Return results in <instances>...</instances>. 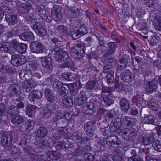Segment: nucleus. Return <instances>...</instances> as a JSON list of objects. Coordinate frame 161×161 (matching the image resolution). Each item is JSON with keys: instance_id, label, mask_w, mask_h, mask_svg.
I'll return each instance as SVG.
<instances>
[{"instance_id": "nucleus-47", "label": "nucleus", "mask_w": 161, "mask_h": 161, "mask_svg": "<svg viewBox=\"0 0 161 161\" xmlns=\"http://www.w3.org/2000/svg\"><path fill=\"white\" fill-rule=\"evenodd\" d=\"M106 79L107 84L109 86L111 85L115 82L114 76V73L111 72V74H107Z\"/></svg>"}, {"instance_id": "nucleus-26", "label": "nucleus", "mask_w": 161, "mask_h": 161, "mask_svg": "<svg viewBox=\"0 0 161 161\" xmlns=\"http://www.w3.org/2000/svg\"><path fill=\"white\" fill-rule=\"evenodd\" d=\"M14 45L15 47L16 50L20 54H23L26 51L27 45L25 43H18L17 42H15Z\"/></svg>"}, {"instance_id": "nucleus-28", "label": "nucleus", "mask_w": 161, "mask_h": 161, "mask_svg": "<svg viewBox=\"0 0 161 161\" xmlns=\"http://www.w3.org/2000/svg\"><path fill=\"white\" fill-rule=\"evenodd\" d=\"M61 76L67 81H73L77 78V75L74 73L67 72L62 74Z\"/></svg>"}, {"instance_id": "nucleus-15", "label": "nucleus", "mask_w": 161, "mask_h": 161, "mask_svg": "<svg viewBox=\"0 0 161 161\" xmlns=\"http://www.w3.org/2000/svg\"><path fill=\"white\" fill-rule=\"evenodd\" d=\"M51 58L50 57H43L41 58V63L43 66L49 70H51L53 67Z\"/></svg>"}, {"instance_id": "nucleus-56", "label": "nucleus", "mask_w": 161, "mask_h": 161, "mask_svg": "<svg viewBox=\"0 0 161 161\" xmlns=\"http://www.w3.org/2000/svg\"><path fill=\"white\" fill-rule=\"evenodd\" d=\"M113 66H112L111 64H106L103 67V73H107V74H111V73H114V71L113 70Z\"/></svg>"}, {"instance_id": "nucleus-40", "label": "nucleus", "mask_w": 161, "mask_h": 161, "mask_svg": "<svg viewBox=\"0 0 161 161\" xmlns=\"http://www.w3.org/2000/svg\"><path fill=\"white\" fill-rule=\"evenodd\" d=\"M46 108L52 114H54L56 112H58V106L56 103L47 104Z\"/></svg>"}, {"instance_id": "nucleus-49", "label": "nucleus", "mask_w": 161, "mask_h": 161, "mask_svg": "<svg viewBox=\"0 0 161 161\" xmlns=\"http://www.w3.org/2000/svg\"><path fill=\"white\" fill-rule=\"evenodd\" d=\"M53 88L54 90H58L63 86L62 83L58 79H55L51 83Z\"/></svg>"}, {"instance_id": "nucleus-25", "label": "nucleus", "mask_w": 161, "mask_h": 161, "mask_svg": "<svg viewBox=\"0 0 161 161\" xmlns=\"http://www.w3.org/2000/svg\"><path fill=\"white\" fill-rule=\"evenodd\" d=\"M11 121L13 124L16 125H19L24 121V119L19 114H17L11 117Z\"/></svg>"}, {"instance_id": "nucleus-9", "label": "nucleus", "mask_w": 161, "mask_h": 161, "mask_svg": "<svg viewBox=\"0 0 161 161\" xmlns=\"http://www.w3.org/2000/svg\"><path fill=\"white\" fill-rule=\"evenodd\" d=\"M107 45L108 49L107 52L103 56L105 58H108L114 54L118 47L116 42H110L107 44Z\"/></svg>"}, {"instance_id": "nucleus-27", "label": "nucleus", "mask_w": 161, "mask_h": 161, "mask_svg": "<svg viewBox=\"0 0 161 161\" xmlns=\"http://www.w3.org/2000/svg\"><path fill=\"white\" fill-rule=\"evenodd\" d=\"M44 92L45 98L47 101L50 103H53L55 100V98L53 95L52 90L46 88Z\"/></svg>"}, {"instance_id": "nucleus-24", "label": "nucleus", "mask_w": 161, "mask_h": 161, "mask_svg": "<svg viewBox=\"0 0 161 161\" xmlns=\"http://www.w3.org/2000/svg\"><path fill=\"white\" fill-rule=\"evenodd\" d=\"M55 60L57 62H62L68 59V56L66 51L64 50L54 56Z\"/></svg>"}, {"instance_id": "nucleus-32", "label": "nucleus", "mask_w": 161, "mask_h": 161, "mask_svg": "<svg viewBox=\"0 0 161 161\" xmlns=\"http://www.w3.org/2000/svg\"><path fill=\"white\" fill-rule=\"evenodd\" d=\"M50 145L49 143L45 139H41L35 144L36 147L42 149L46 148Z\"/></svg>"}, {"instance_id": "nucleus-2", "label": "nucleus", "mask_w": 161, "mask_h": 161, "mask_svg": "<svg viewBox=\"0 0 161 161\" xmlns=\"http://www.w3.org/2000/svg\"><path fill=\"white\" fill-rule=\"evenodd\" d=\"M33 30L38 36L41 37L44 36L46 34L43 23L41 21H36L33 25Z\"/></svg>"}, {"instance_id": "nucleus-48", "label": "nucleus", "mask_w": 161, "mask_h": 161, "mask_svg": "<svg viewBox=\"0 0 161 161\" xmlns=\"http://www.w3.org/2000/svg\"><path fill=\"white\" fill-rule=\"evenodd\" d=\"M152 146L156 151L161 152V144L159 140H154L152 143Z\"/></svg>"}, {"instance_id": "nucleus-58", "label": "nucleus", "mask_w": 161, "mask_h": 161, "mask_svg": "<svg viewBox=\"0 0 161 161\" xmlns=\"http://www.w3.org/2000/svg\"><path fill=\"white\" fill-rule=\"evenodd\" d=\"M78 30L81 36L86 34L87 32V28L85 24L81 25Z\"/></svg>"}, {"instance_id": "nucleus-50", "label": "nucleus", "mask_w": 161, "mask_h": 161, "mask_svg": "<svg viewBox=\"0 0 161 161\" xmlns=\"http://www.w3.org/2000/svg\"><path fill=\"white\" fill-rule=\"evenodd\" d=\"M102 46L99 45L97 46V47L95 50V59L98 60L99 55L104 53L105 52V50H103L102 48Z\"/></svg>"}, {"instance_id": "nucleus-6", "label": "nucleus", "mask_w": 161, "mask_h": 161, "mask_svg": "<svg viewBox=\"0 0 161 161\" xmlns=\"http://www.w3.org/2000/svg\"><path fill=\"white\" fill-rule=\"evenodd\" d=\"M12 137L9 135L4 134L1 136L0 140L1 145L5 148H8V149H12Z\"/></svg>"}, {"instance_id": "nucleus-41", "label": "nucleus", "mask_w": 161, "mask_h": 161, "mask_svg": "<svg viewBox=\"0 0 161 161\" xmlns=\"http://www.w3.org/2000/svg\"><path fill=\"white\" fill-rule=\"evenodd\" d=\"M18 86V85L16 84H12L10 85L8 88V91L11 97L19 92L17 89Z\"/></svg>"}, {"instance_id": "nucleus-63", "label": "nucleus", "mask_w": 161, "mask_h": 161, "mask_svg": "<svg viewBox=\"0 0 161 161\" xmlns=\"http://www.w3.org/2000/svg\"><path fill=\"white\" fill-rule=\"evenodd\" d=\"M121 136L123 139L127 141H131L128 131H124L122 132Z\"/></svg>"}, {"instance_id": "nucleus-60", "label": "nucleus", "mask_w": 161, "mask_h": 161, "mask_svg": "<svg viewBox=\"0 0 161 161\" xmlns=\"http://www.w3.org/2000/svg\"><path fill=\"white\" fill-rule=\"evenodd\" d=\"M44 76L45 80L48 83H52L55 79L53 78V76L49 72L45 73Z\"/></svg>"}, {"instance_id": "nucleus-17", "label": "nucleus", "mask_w": 161, "mask_h": 161, "mask_svg": "<svg viewBox=\"0 0 161 161\" xmlns=\"http://www.w3.org/2000/svg\"><path fill=\"white\" fill-rule=\"evenodd\" d=\"M5 18L9 25H13L17 22V17L14 13H6Z\"/></svg>"}, {"instance_id": "nucleus-8", "label": "nucleus", "mask_w": 161, "mask_h": 161, "mask_svg": "<svg viewBox=\"0 0 161 161\" xmlns=\"http://www.w3.org/2000/svg\"><path fill=\"white\" fill-rule=\"evenodd\" d=\"M121 119L119 117L114 119L109 126L111 131L118 133L121 127Z\"/></svg>"}, {"instance_id": "nucleus-35", "label": "nucleus", "mask_w": 161, "mask_h": 161, "mask_svg": "<svg viewBox=\"0 0 161 161\" xmlns=\"http://www.w3.org/2000/svg\"><path fill=\"white\" fill-rule=\"evenodd\" d=\"M64 118H65L66 119H69V118H68L66 116L64 115V113L63 111L59 110L56 114L55 117L53 120V122L56 123Z\"/></svg>"}, {"instance_id": "nucleus-62", "label": "nucleus", "mask_w": 161, "mask_h": 161, "mask_svg": "<svg viewBox=\"0 0 161 161\" xmlns=\"http://www.w3.org/2000/svg\"><path fill=\"white\" fill-rule=\"evenodd\" d=\"M61 10L60 6L58 5H55L51 9V14H60Z\"/></svg>"}, {"instance_id": "nucleus-16", "label": "nucleus", "mask_w": 161, "mask_h": 161, "mask_svg": "<svg viewBox=\"0 0 161 161\" xmlns=\"http://www.w3.org/2000/svg\"><path fill=\"white\" fill-rule=\"evenodd\" d=\"M143 119L142 121L145 123L151 124L154 125H157L158 123V119L153 115L146 116Z\"/></svg>"}, {"instance_id": "nucleus-13", "label": "nucleus", "mask_w": 161, "mask_h": 161, "mask_svg": "<svg viewBox=\"0 0 161 161\" xmlns=\"http://www.w3.org/2000/svg\"><path fill=\"white\" fill-rule=\"evenodd\" d=\"M122 80L126 82L131 81L134 79V76L130 71L126 69L123 71L121 74Z\"/></svg>"}, {"instance_id": "nucleus-61", "label": "nucleus", "mask_w": 161, "mask_h": 161, "mask_svg": "<svg viewBox=\"0 0 161 161\" xmlns=\"http://www.w3.org/2000/svg\"><path fill=\"white\" fill-rule=\"evenodd\" d=\"M129 127L134 126L136 123L137 120L135 118L127 116Z\"/></svg>"}, {"instance_id": "nucleus-45", "label": "nucleus", "mask_w": 161, "mask_h": 161, "mask_svg": "<svg viewBox=\"0 0 161 161\" xmlns=\"http://www.w3.org/2000/svg\"><path fill=\"white\" fill-rule=\"evenodd\" d=\"M88 73L90 75H93L95 76V79H97L96 76L97 74L99 71V69L97 68H96L93 66L92 64H90L89 67L88 68Z\"/></svg>"}, {"instance_id": "nucleus-14", "label": "nucleus", "mask_w": 161, "mask_h": 161, "mask_svg": "<svg viewBox=\"0 0 161 161\" xmlns=\"http://www.w3.org/2000/svg\"><path fill=\"white\" fill-rule=\"evenodd\" d=\"M84 131L89 136L92 137L95 134V127L92 123L89 122L84 125Z\"/></svg>"}, {"instance_id": "nucleus-22", "label": "nucleus", "mask_w": 161, "mask_h": 161, "mask_svg": "<svg viewBox=\"0 0 161 161\" xmlns=\"http://www.w3.org/2000/svg\"><path fill=\"white\" fill-rule=\"evenodd\" d=\"M130 101L125 98H121L120 101V108L122 111L125 113H127L130 108Z\"/></svg>"}, {"instance_id": "nucleus-44", "label": "nucleus", "mask_w": 161, "mask_h": 161, "mask_svg": "<svg viewBox=\"0 0 161 161\" xmlns=\"http://www.w3.org/2000/svg\"><path fill=\"white\" fill-rule=\"evenodd\" d=\"M73 47H76L77 49L81 51L83 50L84 53H86V48L85 47V44L84 42L80 40H78Z\"/></svg>"}, {"instance_id": "nucleus-52", "label": "nucleus", "mask_w": 161, "mask_h": 161, "mask_svg": "<svg viewBox=\"0 0 161 161\" xmlns=\"http://www.w3.org/2000/svg\"><path fill=\"white\" fill-rule=\"evenodd\" d=\"M55 147L56 149L59 150L62 148H69V146L66 142L60 141L57 143Z\"/></svg>"}, {"instance_id": "nucleus-33", "label": "nucleus", "mask_w": 161, "mask_h": 161, "mask_svg": "<svg viewBox=\"0 0 161 161\" xmlns=\"http://www.w3.org/2000/svg\"><path fill=\"white\" fill-rule=\"evenodd\" d=\"M99 86V85L98 82L92 80L89 81L87 83L86 87L87 89L96 90L98 88Z\"/></svg>"}, {"instance_id": "nucleus-21", "label": "nucleus", "mask_w": 161, "mask_h": 161, "mask_svg": "<svg viewBox=\"0 0 161 161\" xmlns=\"http://www.w3.org/2000/svg\"><path fill=\"white\" fill-rule=\"evenodd\" d=\"M31 6L30 3H23L18 7V12L20 14H26L29 11Z\"/></svg>"}, {"instance_id": "nucleus-12", "label": "nucleus", "mask_w": 161, "mask_h": 161, "mask_svg": "<svg viewBox=\"0 0 161 161\" xmlns=\"http://www.w3.org/2000/svg\"><path fill=\"white\" fill-rule=\"evenodd\" d=\"M42 96V92L38 90H33L29 95V99L31 102L35 101V99L41 98Z\"/></svg>"}, {"instance_id": "nucleus-57", "label": "nucleus", "mask_w": 161, "mask_h": 161, "mask_svg": "<svg viewBox=\"0 0 161 161\" xmlns=\"http://www.w3.org/2000/svg\"><path fill=\"white\" fill-rule=\"evenodd\" d=\"M21 92H19L17 94L11 97L12 100L13 101L22 102L24 100V97L20 95Z\"/></svg>"}, {"instance_id": "nucleus-34", "label": "nucleus", "mask_w": 161, "mask_h": 161, "mask_svg": "<svg viewBox=\"0 0 161 161\" xmlns=\"http://www.w3.org/2000/svg\"><path fill=\"white\" fill-rule=\"evenodd\" d=\"M80 14L79 10L76 8L73 7L69 9L68 16L70 18H77Z\"/></svg>"}, {"instance_id": "nucleus-19", "label": "nucleus", "mask_w": 161, "mask_h": 161, "mask_svg": "<svg viewBox=\"0 0 161 161\" xmlns=\"http://www.w3.org/2000/svg\"><path fill=\"white\" fill-rule=\"evenodd\" d=\"M100 100L104 103L105 105L109 106L114 103V101L111 98V96L108 94H101Z\"/></svg>"}, {"instance_id": "nucleus-11", "label": "nucleus", "mask_w": 161, "mask_h": 161, "mask_svg": "<svg viewBox=\"0 0 161 161\" xmlns=\"http://www.w3.org/2000/svg\"><path fill=\"white\" fill-rule=\"evenodd\" d=\"M83 50L80 51L77 49L76 47H72L70 50V54L72 57L75 59H79L84 56Z\"/></svg>"}, {"instance_id": "nucleus-20", "label": "nucleus", "mask_w": 161, "mask_h": 161, "mask_svg": "<svg viewBox=\"0 0 161 161\" xmlns=\"http://www.w3.org/2000/svg\"><path fill=\"white\" fill-rule=\"evenodd\" d=\"M33 75L31 71L27 70H21L19 73L20 78L24 81H30L32 79Z\"/></svg>"}, {"instance_id": "nucleus-59", "label": "nucleus", "mask_w": 161, "mask_h": 161, "mask_svg": "<svg viewBox=\"0 0 161 161\" xmlns=\"http://www.w3.org/2000/svg\"><path fill=\"white\" fill-rule=\"evenodd\" d=\"M58 92L61 97H64L67 94L68 91L65 87L62 86L58 90Z\"/></svg>"}, {"instance_id": "nucleus-5", "label": "nucleus", "mask_w": 161, "mask_h": 161, "mask_svg": "<svg viewBox=\"0 0 161 161\" xmlns=\"http://www.w3.org/2000/svg\"><path fill=\"white\" fill-rule=\"evenodd\" d=\"M158 87V81L155 79L146 82L144 85L145 91L148 93H152L155 91Z\"/></svg>"}, {"instance_id": "nucleus-4", "label": "nucleus", "mask_w": 161, "mask_h": 161, "mask_svg": "<svg viewBox=\"0 0 161 161\" xmlns=\"http://www.w3.org/2000/svg\"><path fill=\"white\" fill-rule=\"evenodd\" d=\"M11 58V63L14 66H18L24 64L26 61V58L24 56L18 54L12 55Z\"/></svg>"}, {"instance_id": "nucleus-39", "label": "nucleus", "mask_w": 161, "mask_h": 161, "mask_svg": "<svg viewBox=\"0 0 161 161\" xmlns=\"http://www.w3.org/2000/svg\"><path fill=\"white\" fill-rule=\"evenodd\" d=\"M37 108V107L34 105H28L26 108V114L29 117H31L33 114L36 111Z\"/></svg>"}, {"instance_id": "nucleus-42", "label": "nucleus", "mask_w": 161, "mask_h": 161, "mask_svg": "<svg viewBox=\"0 0 161 161\" xmlns=\"http://www.w3.org/2000/svg\"><path fill=\"white\" fill-rule=\"evenodd\" d=\"M148 105L149 108L154 111H157L160 107V104L157 101H150Z\"/></svg>"}, {"instance_id": "nucleus-37", "label": "nucleus", "mask_w": 161, "mask_h": 161, "mask_svg": "<svg viewBox=\"0 0 161 161\" xmlns=\"http://www.w3.org/2000/svg\"><path fill=\"white\" fill-rule=\"evenodd\" d=\"M71 96H67L62 100L63 106L65 107H69L73 104V102Z\"/></svg>"}, {"instance_id": "nucleus-31", "label": "nucleus", "mask_w": 161, "mask_h": 161, "mask_svg": "<svg viewBox=\"0 0 161 161\" xmlns=\"http://www.w3.org/2000/svg\"><path fill=\"white\" fill-rule=\"evenodd\" d=\"M155 133H153L148 137H143L142 141L143 144L145 146H147L152 143L155 140Z\"/></svg>"}, {"instance_id": "nucleus-64", "label": "nucleus", "mask_w": 161, "mask_h": 161, "mask_svg": "<svg viewBox=\"0 0 161 161\" xmlns=\"http://www.w3.org/2000/svg\"><path fill=\"white\" fill-rule=\"evenodd\" d=\"M43 6H38L36 9V12L41 17H42L45 13V10L44 9Z\"/></svg>"}, {"instance_id": "nucleus-55", "label": "nucleus", "mask_w": 161, "mask_h": 161, "mask_svg": "<svg viewBox=\"0 0 161 161\" xmlns=\"http://www.w3.org/2000/svg\"><path fill=\"white\" fill-rule=\"evenodd\" d=\"M160 41V38L157 35L152 36L150 40V45L153 46L158 44Z\"/></svg>"}, {"instance_id": "nucleus-29", "label": "nucleus", "mask_w": 161, "mask_h": 161, "mask_svg": "<svg viewBox=\"0 0 161 161\" xmlns=\"http://www.w3.org/2000/svg\"><path fill=\"white\" fill-rule=\"evenodd\" d=\"M11 45L9 42H5L2 44L0 43V52L10 53L12 52Z\"/></svg>"}, {"instance_id": "nucleus-54", "label": "nucleus", "mask_w": 161, "mask_h": 161, "mask_svg": "<svg viewBox=\"0 0 161 161\" xmlns=\"http://www.w3.org/2000/svg\"><path fill=\"white\" fill-rule=\"evenodd\" d=\"M95 159L94 156L89 153L86 154L84 156V159H80L79 161H93Z\"/></svg>"}, {"instance_id": "nucleus-46", "label": "nucleus", "mask_w": 161, "mask_h": 161, "mask_svg": "<svg viewBox=\"0 0 161 161\" xmlns=\"http://www.w3.org/2000/svg\"><path fill=\"white\" fill-rule=\"evenodd\" d=\"M39 66V63L37 61H34L30 62L29 64V68L30 71L37 70Z\"/></svg>"}, {"instance_id": "nucleus-53", "label": "nucleus", "mask_w": 161, "mask_h": 161, "mask_svg": "<svg viewBox=\"0 0 161 161\" xmlns=\"http://www.w3.org/2000/svg\"><path fill=\"white\" fill-rule=\"evenodd\" d=\"M68 34L74 40L77 39L81 36L78 30L70 31Z\"/></svg>"}, {"instance_id": "nucleus-10", "label": "nucleus", "mask_w": 161, "mask_h": 161, "mask_svg": "<svg viewBox=\"0 0 161 161\" xmlns=\"http://www.w3.org/2000/svg\"><path fill=\"white\" fill-rule=\"evenodd\" d=\"M119 52L120 57V59L126 62L129 63L130 62V59L132 57L131 51L127 50H124L120 47L119 49Z\"/></svg>"}, {"instance_id": "nucleus-43", "label": "nucleus", "mask_w": 161, "mask_h": 161, "mask_svg": "<svg viewBox=\"0 0 161 161\" xmlns=\"http://www.w3.org/2000/svg\"><path fill=\"white\" fill-rule=\"evenodd\" d=\"M62 46L60 44L55 45L54 47L51 51V53L53 55H56L57 53H59L64 51Z\"/></svg>"}, {"instance_id": "nucleus-1", "label": "nucleus", "mask_w": 161, "mask_h": 161, "mask_svg": "<svg viewBox=\"0 0 161 161\" xmlns=\"http://www.w3.org/2000/svg\"><path fill=\"white\" fill-rule=\"evenodd\" d=\"M30 48L32 53L36 54L44 53L45 51L43 44L37 41L32 42L30 44Z\"/></svg>"}, {"instance_id": "nucleus-30", "label": "nucleus", "mask_w": 161, "mask_h": 161, "mask_svg": "<svg viewBox=\"0 0 161 161\" xmlns=\"http://www.w3.org/2000/svg\"><path fill=\"white\" fill-rule=\"evenodd\" d=\"M19 113V111L18 108L15 106L12 105L9 106L7 111V117H12L14 115Z\"/></svg>"}, {"instance_id": "nucleus-51", "label": "nucleus", "mask_w": 161, "mask_h": 161, "mask_svg": "<svg viewBox=\"0 0 161 161\" xmlns=\"http://www.w3.org/2000/svg\"><path fill=\"white\" fill-rule=\"evenodd\" d=\"M130 136L131 138V141H133L136 137L137 135V131L134 128L130 129L128 130Z\"/></svg>"}, {"instance_id": "nucleus-38", "label": "nucleus", "mask_w": 161, "mask_h": 161, "mask_svg": "<svg viewBox=\"0 0 161 161\" xmlns=\"http://www.w3.org/2000/svg\"><path fill=\"white\" fill-rule=\"evenodd\" d=\"M25 129L24 130L30 131L33 130L35 122L33 120L28 119L25 122Z\"/></svg>"}, {"instance_id": "nucleus-23", "label": "nucleus", "mask_w": 161, "mask_h": 161, "mask_svg": "<svg viewBox=\"0 0 161 161\" xmlns=\"http://www.w3.org/2000/svg\"><path fill=\"white\" fill-rule=\"evenodd\" d=\"M90 147L88 145H85L83 148L80 150L79 148L75 149L74 150L75 153H73L71 154H70V157L73 158L71 156H74L75 157V153H76L78 155L82 156L84 155V156L86 154L88 153V148H90Z\"/></svg>"}, {"instance_id": "nucleus-36", "label": "nucleus", "mask_w": 161, "mask_h": 161, "mask_svg": "<svg viewBox=\"0 0 161 161\" xmlns=\"http://www.w3.org/2000/svg\"><path fill=\"white\" fill-rule=\"evenodd\" d=\"M48 130L44 127H40L38 129L36 133V136L39 137H44L47 136Z\"/></svg>"}, {"instance_id": "nucleus-18", "label": "nucleus", "mask_w": 161, "mask_h": 161, "mask_svg": "<svg viewBox=\"0 0 161 161\" xmlns=\"http://www.w3.org/2000/svg\"><path fill=\"white\" fill-rule=\"evenodd\" d=\"M19 37L21 39L29 42H32L34 40L33 34L31 31H25L19 35Z\"/></svg>"}, {"instance_id": "nucleus-7", "label": "nucleus", "mask_w": 161, "mask_h": 161, "mask_svg": "<svg viewBox=\"0 0 161 161\" xmlns=\"http://www.w3.org/2000/svg\"><path fill=\"white\" fill-rule=\"evenodd\" d=\"M87 100L86 92L83 90H81L78 94V97H75L74 103L76 105H82L86 103Z\"/></svg>"}, {"instance_id": "nucleus-3", "label": "nucleus", "mask_w": 161, "mask_h": 161, "mask_svg": "<svg viewBox=\"0 0 161 161\" xmlns=\"http://www.w3.org/2000/svg\"><path fill=\"white\" fill-rule=\"evenodd\" d=\"M106 144L109 147L116 148L121 144L119 138L115 135L108 136L104 140Z\"/></svg>"}]
</instances>
